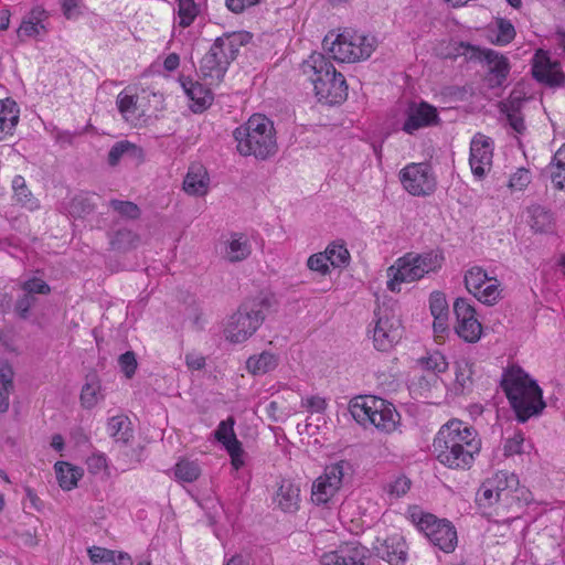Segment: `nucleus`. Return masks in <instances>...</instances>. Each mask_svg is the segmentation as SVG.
<instances>
[{"label":"nucleus","mask_w":565,"mask_h":565,"mask_svg":"<svg viewBox=\"0 0 565 565\" xmlns=\"http://www.w3.org/2000/svg\"><path fill=\"white\" fill-rule=\"evenodd\" d=\"M481 438L468 423L452 418L437 431L434 452L437 460L449 469L468 470L481 450Z\"/></svg>","instance_id":"1"},{"label":"nucleus","mask_w":565,"mask_h":565,"mask_svg":"<svg viewBox=\"0 0 565 565\" xmlns=\"http://www.w3.org/2000/svg\"><path fill=\"white\" fill-rule=\"evenodd\" d=\"M501 387L519 423L540 416L546 407L542 388L520 366H512L503 373Z\"/></svg>","instance_id":"2"},{"label":"nucleus","mask_w":565,"mask_h":565,"mask_svg":"<svg viewBox=\"0 0 565 565\" xmlns=\"http://www.w3.org/2000/svg\"><path fill=\"white\" fill-rule=\"evenodd\" d=\"M301 71L313 85L319 102L338 105L348 97V85L342 73L337 72L324 54L313 52L301 64Z\"/></svg>","instance_id":"3"},{"label":"nucleus","mask_w":565,"mask_h":565,"mask_svg":"<svg viewBox=\"0 0 565 565\" xmlns=\"http://www.w3.org/2000/svg\"><path fill=\"white\" fill-rule=\"evenodd\" d=\"M233 137L239 154L254 156L258 160H267L278 151L276 129L273 120L262 114H254L238 126Z\"/></svg>","instance_id":"4"},{"label":"nucleus","mask_w":565,"mask_h":565,"mask_svg":"<svg viewBox=\"0 0 565 565\" xmlns=\"http://www.w3.org/2000/svg\"><path fill=\"white\" fill-rule=\"evenodd\" d=\"M276 303L271 294L259 295L252 299H246L230 316L224 328V337L231 343H243L249 339L262 326L266 312H269Z\"/></svg>","instance_id":"5"},{"label":"nucleus","mask_w":565,"mask_h":565,"mask_svg":"<svg viewBox=\"0 0 565 565\" xmlns=\"http://www.w3.org/2000/svg\"><path fill=\"white\" fill-rule=\"evenodd\" d=\"M444 262L445 256L440 249H430L420 254L406 253L387 268V289L399 292L401 284L417 281L431 273L439 271Z\"/></svg>","instance_id":"6"},{"label":"nucleus","mask_w":565,"mask_h":565,"mask_svg":"<svg viewBox=\"0 0 565 565\" xmlns=\"http://www.w3.org/2000/svg\"><path fill=\"white\" fill-rule=\"evenodd\" d=\"M349 409L358 423L362 425L369 423L380 431L386 434L394 431L401 419L399 414L392 403L373 395L352 398Z\"/></svg>","instance_id":"7"},{"label":"nucleus","mask_w":565,"mask_h":565,"mask_svg":"<svg viewBox=\"0 0 565 565\" xmlns=\"http://www.w3.org/2000/svg\"><path fill=\"white\" fill-rule=\"evenodd\" d=\"M322 46L334 61L354 63L371 56L376 46L374 36L365 35L356 31L344 29L341 33H328Z\"/></svg>","instance_id":"8"},{"label":"nucleus","mask_w":565,"mask_h":565,"mask_svg":"<svg viewBox=\"0 0 565 565\" xmlns=\"http://www.w3.org/2000/svg\"><path fill=\"white\" fill-rule=\"evenodd\" d=\"M413 521L415 522L419 532H422L428 541L440 551L451 553L455 551L458 536L454 524L447 519H439L431 513H413Z\"/></svg>","instance_id":"9"},{"label":"nucleus","mask_w":565,"mask_h":565,"mask_svg":"<svg viewBox=\"0 0 565 565\" xmlns=\"http://www.w3.org/2000/svg\"><path fill=\"white\" fill-rule=\"evenodd\" d=\"M369 333H372L374 348L387 352L402 339V322L388 308H379L374 312Z\"/></svg>","instance_id":"10"},{"label":"nucleus","mask_w":565,"mask_h":565,"mask_svg":"<svg viewBox=\"0 0 565 565\" xmlns=\"http://www.w3.org/2000/svg\"><path fill=\"white\" fill-rule=\"evenodd\" d=\"M465 286L480 302L493 306L502 298L501 282L489 276L481 266H472L465 274Z\"/></svg>","instance_id":"11"},{"label":"nucleus","mask_w":565,"mask_h":565,"mask_svg":"<svg viewBox=\"0 0 565 565\" xmlns=\"http://www.w3.org/2000/svg\"><path fill=\"white\" fill-rule=\"evenodd\" d=\"M404 189L414 196H426L436 189V179L428 163H409L399 172Z\"/></svg>","instance_id":"12"},{"label":"nucleus","mask_w":565,"mask_h":565,"mask_svg":"<svg viewBox=\"0 0 565 565\" xmlns=\"http://www.w3.org/2000/svg\"><path fill=\"white\" fill-rule=\"evenodd\" d=\"M345 461L327 466L322 476L318 477L311 489V500L317 505H324L331 501L342 486Z\"/></svg>","instance_id":"13"},{"label":"nucleus","mask_w":565,"mask_h":565,"mask_svg":"<svg viewBox=\"0 0 565 565\" xmlns=\"http://www.w3.org/2000/svg\"><path fill=\"white\" fill-rule=\"evenodd\" d=\"M440 117L437 108L431 104L409 102L404 110L402 130L407 135H415L418 130L439 125Z\"/></svg>","instance_id":"14"},{"label":"nucleus","mask_w":565,"mask_h":565,"mask_svg":"<svg viewBox=\"0 0 565 565\" xmlns=\"http://www.w3.org/2000/svg\"><path fill=\"white\" fill-rule=\"evenodd\" d=\"M456 316L455 331L459 338L468 343H476L482 333V326L476 317V309L465 298H457L454 302Z\"/></svg>","instance_id":"15"},{"label":"nucleus","mask_w":565,"mask_h":565,"mask_svg":"<svg viewBox=\"0 0 565 565\" xmlns=\"http://www.w3.org/2000/svg\"><path fill=\"white\" fill-rule=\"evenodd\" d=\"M495 492L497 500H500L502 510H510L520 504V481L519 477L509 471H498L486 479Z\"/></svg>","instance_id":"16"},{"label":"nucleus","mask_w":565,"mask_h":565,"mask_svg":"<svg viewBox=\"0 0 565 565\" xmlns=\"http://www.w3.org/2000/svg\"><path fill=\"white\" fill-rule=\"evenodd\" d=\"M371 562L370 550L359 542L347 543L322 555L323 565H372Z\"/></svg>","instance_id":"17"},{"label":"nucleus","mask_w":565,"mask_h":565,"mask_svg":"<svg viewBox=\"0 0 565 565\" xmlns=\"http://www.w3.org/2000/svg\"><path fill=\"white\" fill-rule=\"evenodd\" d=\"M533 77L548 87H562L565 84V73L559 63L553 62L548 54L542 50L535 53L532 66Z\"/></svg>","instance_id":"18"},{"label":"nucleus","mask_w":565,"mask_h":565,"mask_svg":"<svg viewBox=\"0 0 565 565\" xmlns=\"http://www.w3.org/2000/svg\"><path fill=\"white\" fill-rule=\"evenodd\" d=\"M218 43L211 45L200 62V73L204 79H209L210 85L220 84L231 64L224 55V51L218 47Z\"/></svg>","instance_id":"19"},{"label":"nucleus","mask_w":565,"mask_h":565,"mask_svg":"<svg viewBox=\"0 0 565 565\" xmlns=\"http://www.w3.org/2000/svg\"><path fill=\"white\" fill-rule=\"evenodd\" d=\"M478 57L486 62L489 67L487 75L489 87H501L507 81L511 70L508 57L492 49H478Z\"/></svg>","instance_id":"20"},{"label":"nucleus","mask_w":565,"mask_h":565,"mask_svg":"<svg viewBox=\"0 0 565 565\" xmlns=\"http://www.w3.org/2000/svg\"><path fill=\"white\" fill-rule=\"evenodd\" d=\"M469 163L473 175L482 179L492 163L491 139L477 134L470 142Z\"/></svg>","instance_id":"21"},{"label":"nucleus","mask_w":565,"mask_h":565,"mask_svg":"<svg viewBox=\"0 0 565 565\" xmlns=\"http://www.w3.org/2000/svg\"><path fill=\"white\" fill-rule=\"evenodd\" d=\"M375 554L390 565H405L407 561V547L401 534H393L385 540L376 541L373 544Z\"/></svg>","instance_id":"22"},{"label":"nucleus","mask_w":565,"mask_h":565,"mask_svg":"<svg viewBox=\"0 0 565 565\" xmlns=\"http://www.w3.org/2000/svg\"><path fill=\"white\" fill-rule=\"evenodd\" d=\"M179 81L184 94L191 102L189 107L193 113L201 114L212 105L214 95L210 88L189 76H181Z\"/></svg>","instance_id":"23"},{"label":"nucleus","mask_w":565,"mask_h":565,"mask_svg":"<svg viewBox=\"0 0 565 565\" xmlns=\"http://www.w3.org/2000/svg\"><path fill=\"white\" fill-rule=\"evenodd\" d=\"M253 39V34L248 31L225 32L214 40L218 43V47L224 51V55L232 63L238 55L239 49L247 45Z\"/></svg>","instance_id":"24"},{"label":"nucleus","mask_w":565,"mask_h":565,"mask_svg":"<svg viewBox=\"0 0 565 565\" xmlns=\"http://www.w3.org/2000/svg\"><path fill=\"white\" fill-rule=\"evenodd\" d=\"M19 118L18 104L11 98L0 99V140L13 136Z\"/></svg>","instance_id":"25"},{"label":"nucleus","mask_w":565,"mask_h":565,"mask_svg":"<svg viewBox=\"0 0 565 565\" xmlns=\"http://www.w3.org/2000/svg\"><path fill=\"white\" fill-rule=\"evenodd\" d=\"M299 488L291 480L284 479L275 493L274 502L284 512H295L299 508Z\"/></svg>","instance_id":"26"},{"label":"nucleus","mask_w":565,"mask_h":565,"mask_svg":"<svg viewBox=\"0 0 565 565\" xmlns=\"http://www.w3.org/2000/svg\"><path fill=\"white\" fill-rule=\"evenodd\" d=\"M529 224L535 233L548 234L554 232L555 217L551 210L540 204L527 207Z\"/></svg>","instance_id":"27"},{"label":"nucleus","mask_w":565,"mask_h":565,"mask_svg":"<svg viewBox=\"0 0 565 565\" xmlns=\"http://www.w3.org/2000/svg\"><path fill=\"white\" fill-rule=\"evenodd\" d=\"M47 17L49 14L43 7L36 6L32 8L23 18L22 23L18 30V34L29 38L40 35V33L45 30L43 22L47 19Z\"/></svg>","instance_id":"28"},{"label":"nucleus","mask_w":565,"mask_h":565,"mask_svg":"<svg viewBox=\"0 0 565 565\" xmlns=\"http://www.w3.org/2000/svg\"><path fill=\"white\" fill-rule=\"evenodd\" d=\"M209 186L206 170L199 164L191 166L183 180V190L190 195H204Z\"/></svg>","instance_id":"29"},{"label":"nucleus","mask_w":565,"mask_h":565,"mask_svg":"<svg viewBox=\"0 0 565 565\" xmlns=\"http://www.w3.org/2000/svg\"><path fill=\"white\" fill-rule=\"evenodd\" d=\"M107 433L117 443L127 445L134 438L131 422L126 415H116L107 422Z\"/></svg>","instance_id":"30"},{"label":"nucleus","mask_w":565,"mask_h":565,"mask_svg":"<svg viewBox=\"0 0 565 565\" xmlns=\"http://www.w3.org/2000/svg\"><path fill=\"white\" fill-rule=\"evenodd\" d=\"M124 156H129L140 161H143L145 159V152L141 147H138L128 140H120L114 143L110 148L107 158L108 164L116 167Z\"/></svg>","instance_id":"31"},{"label":"nucleus","mask_w":565,"mask_h":565,"mask_svg":"<svg viewBox=\"0 0 565 565\" xmlns=\"http://www.w3.org/2000/svg\"><path fill=\"white\" fill-rule=\"evenodd\" d=\"M95 193L81 192L72 198L68 203V213L73 217L82 218L93 213L97 206Z\"/></svg>","instance_id":"32"},{"label":"nucleus","mask_w":565,"mask_h":565,"mask_svg":"<svg viewBox=\"0 0 565 565\" xmlns=\"http://www.w3.org/2000/svg\"><path fill=\"white\" fill-rule=\"evenodd\" d=\"M54 468L60 487L66 491L77 487L78 480L83 477L81 468L65 461H57Z\"/></svg>","instance_id":"33"},{"label":"nucleus","mask_w":565,"mask_h":565,"mask_svg":"<svg viewBox=\"0 0 565 565\" xmlns=\"http://www.w3.org/2000/svg\"><path fill=\"white\" fill-rule=\"evenodd\" d=\"M250 254L248 239L242 233H233L227 243L225 258L231 263L242 262Z\"/></svg>","instance_id":"34"},{"label":"nucleus","mask_w":565,"mask_h":565,"mask_svg":"<svg viewBox=\"0 0 565 565\" xmlns=\"http://www.w3.org/2000/svg\"><path fill=\"white\" fill-rule=\"evenodd\" d=\"M278 365V356L271 352L264 351L258 355H252L246 361V369L253 375H264Z\"/></svg>","instance_id":"35"},{"label":"nucleus","mask_w":565,"mask_h":565,"mask_svg":"<svg viewBox=\"0 0 565 565\" xmlns=\"http://www.w3.org/2000/svg\"><path fill=\"white\" fill-rule=\"evenodd\" d=\"M12 190L15 201L23 207L34 211L40 206L39 200L32 194L22 175L18 174L13 178Z\"/></svg>","instance_id":"36"},{"label":"nucleus","mask_w":565,"mask_h":565,"mask_svg":"<svg viewBox=\"0 0 565 565\" xmlns=\"http://www.w3.org/2000/svg\"><path fill=\"white\" fill-rule=\"evenodd\" d=\"M14 372L9 363L0 365V413H6L10 406V394L12 393Z\"/></svg>","instance_id":"37"},{"label":"nucleus","mask_w":565,"mask_h":565,"mask_svg":"<svg viewBox=\"0 0 565 565\" xmlns=\"http://www.w3.org/2000/svg\"><path fill=\"white\" fill-rule=\"evenodd\" d=\"M173 473L177 481L192 483L201 476V468L196 461L183 458L174 465Z\"/></svg>","instance_id":"38"},{"label":"nucleus","mask_w":565,"mask_h":565,"mask_svg":"<svg viewBox=\"0 0 565 565\" xmlns=\"http://www.w3.org/2000/svg\"><path fill=\"white\" fill-rule=\"evenodd\" d=\"M329 264L335 268H345L350 265L351 256L343 241H335L324 250Z\"/></svg>","instance_id":"39"},{"label":"nucleus","mask_w":565,"mask_h":565,"mask_svg":"<svg viewBox=\"0 0 565 565\" xmlns=\"http://www.w3.org/2000/svg\"><path fill=\"white\" fill-rule=\"evenodd\" d=\"M138 236L128 228H120L109 236V245L113 250L125 253L136 247Z\"/></svg>","instance_id":"40"},{"label":"nucleus","mask_w":565,"mask_h":565,"mask_svg":"<svg viewBox=\"0 0 565 565\" xmlns=\"http://www.w3.org/2000/svg\"><path fill=\"white\" fill-rule=\"evenodd\" d=\"M473 363L467 359H459L455 363V375L457 390L460 388V393L470 391L472 387V374Z\"/></svg>","instance_id":"41"},{"label":"nucleus","mask_w":565,"mask_h":565,"mask_svg":"<svg viewBox=\"0 0 565 565\" xmlns=\"http://www.w3.org/2000/svg\"><path fill=\"white\" fill-rule=\"evenodd\" d=\"M231 457V465L235 470H239L244 465V449L242 443L237 439L236 434L232 438L226 439L222 444Z\"/></svg>","instance_id":"42"},{"label":"nucleus","mask_w":565,"mask_h":565,"mask_svg":"<svg viewBox=\"0 0 565 565\" xmlns=\"http://www.w3.org/2000/svg\"><path fill=\"white\" fill-rule=\"evenodd\" d=\"M179 25L181 28L190 26L195 20L199 9L194 0H177Z\"/></svg>","instance_id":"43"},{"label":"nucleus","mask_w":565,"mask_h":565,"mask_svg":"<svg viewBox=\"0 0 565 565\" xmlns=\"http://www.w3.org/2000/svg\"><path fill=\"white\" fill-rule=\"evenodd\" d=\"M418 362L425 370L431 371L435 374L444 373L448 369L446 358L438 351H434L427 356L420 358Z\"/></svg>","instance_id":"44"},{"label":"nucleus","mask_w":565,"mask_h":565,"mask_svg":"<svg viewBox=\"0 0 565 565\" xmlns=\"http://www.w3.org/2000/svg\"><path fill=\"white\" fill-rule=\"evenodd\" d=\"M102 397L98 382H89L82 387L79 399L84 408H93Z\"/></svg>","instance_id":"45"},{"label":"nucleus","mask_w":565,"mask_h":565,"mask_svg":"<svg viewBox=\"0 0 565 565\" xmlns=\"http://www.w3.org/2000/svg\"><path fill=\"white\" fill-rule=\"evenodd\" d=\"M476 503L480 508H491L493 505H497L498 510L501 509L500 500H497L495 492L493 491V488L490 487V483L487 480H484L481 483L477 491Z\"/></svg>","instance_id":"46"},{"label":"nucleus","mask_w":565,"mask_h":565,"mask_svg":"<svg viewBox=\"0 0 565 565\" xmlns=\"http://www.w3.org/2000/svg\"><path fill=\"white\" fill-rule=\"evenodd\" d=\"M119 113L127 121H134L137 119V99L132 95L120 93L116 100Z\"/></svg>","instance_id":"47"},{"label":"nucleus","mask_w":565,"mask_h":565,"mask_svg":"<svg viewBox=\"0 0 565 565\" xmlns=\"http://www.w3.org/2000/svg\"><path fill=\"white\" fill-rule=\"evenodd\" d=\"M515 38V29L510 20L499 19L497 22V34L493 42L498 45H507Z\"/></svg>","instance_id":"48"},{"label":"nucleus","mask_w":565,"mask_h":565,"mask_svg":"<svg viewBox=\"0 0 565 565\" xmlns=\"http://www.w3.org/2000/svg\"><path fill=\"white\" fill-rule=\"evenodd\" d=\"M87 553L93 565H114V551L111 550L92 546Z\"/></svg>","instance_id":"49"},{"label":"nucleus","mask_w":565,"mask_h":565,"mask_svg":"<svg viewBox=\"0 0 565 565\" xmlns=\"http://www.w3.org/2000/svg\"><path fill=\"white\" fill-rule=\"evenodd\" d=\"M109 205L122 216H126L131 220H136L140 215V209L137 204L130 201H120V200H111Z\"/></svg>","instance_id":"50"},{"label":"nucleus","mask_w":565,"mask_h":565,"mask_svg":"<svg viewBox=\"0 0 565 565\" xmlns=\"http://www.w3.org/2000/svg\"><path fill=\"white\" fill-rule=\"evenodd\" d=\"M532 180L529 169L519 168L509 179L508 186L513 191H523Z\"/></svg>","instance_id":"51"},{"label":"nucleus","mask_w":565,"mask_h":565,"mask_svg":"<svg viewBox=\"0 0 565 565\" xmlns=\"http://www.w3.org/2000/svg\"><path fill=\"white\" fill-rule=\"evenodd\" d=\"M429 308L433 317L448 316V302L443 291H433L430 294Z\"/></svg>","instance_id":"52"},{"label":"nucleus","mask_w":565,"mask_h":565,"mask_svg":"<svg viewBox=\"0 0 565 565\" xmlns=\"http://www.w3.org/2000/svg\"><path fill=\"white\" fill-rule=\"evenodd\" d=\"M21 289L28 295H49L51 287L43 279L32 277L21 285Z\"/></svg>","instance_id":"53"},{"label":"nucleus","mask_w":565,"mask_h":565,"mask_svg":"<svg viewBox=\"0 0 565 565\" xmlns=\"http://www.w3.org/2000/svg\"><path fill=\"white\" fill-rule=\"evenodd\" d=\"M35 296L23 294L14 303V311L20 319L26 320L30 316L31 308L35 305Z\"/></svg>","instance_id":"54"},{"label":"nucleus","mask_w":565,"mask_h":565,"mask_svg":"<svg viewBox=\"0 0 565 565\" xmlns=\"http://www.w3.org/2000/svg\"><path fill=\"white\" fill-rule=\"evenodd\" d=\"M307 266L310 270L318 271L321 275L330 273L329 260L326 253H317L311 255L307 260Z\"/></svg>","instance_id":"55"},{"label":"nucleus","mask_w":565,"mask_h":565,"mask_svg":"<svg viewBox=\"0 0 565 565\" xmlns=\"http://www.w3.org/2000/svg\"><path fill=\"white\" fill-rule=\"evenodd\" d=\"M524 436L522 431H516L512 437L508 438L504 444V455L513 456L524 452Z\"/></svg>","instance_id":"56"},{"label":"nucleus","mask_w":565,"mask_h":565,"mask_svg":"<svg viewBox=\"0 0 565 565\" xmlns=\"http://www.w3.org/2000/svg\"><path fill=\"white\" fill-rule=\"evenodd\" d=\"M119 366L126 377L131 379L137 370L136 354L132 351L122 353L118 359Z\"/></svg>","instance_id":"57"},{"label":"nucleus","mask_w":565,"mask_h":565,"mask_svg":"<svg viewBox=\"0 0 565 565\" xmlns=\"http://www.w3.org/2000/svg\"><path fill=\"white\" fill-rule=\"evenodd\" d=\"M526 98L522 95L521 92L512 90L509 98L501 103L500 110L521 113V108Z\"/></svg>","instance_id":"58"},{"label":"nucleus","mask_w":565,"mask_h":565,"mask_svg":"<svg viewBox=\"0 0 565 565\" xmlns=\"http://www.w3.org/2000/svg\"><path fill=\"white\" fill-rule=\"evenodd\" d=\"M328 403L326 398L313 395L301 398V407L309 413H323L327 409Z\"/></svg>","instance_id":"59"},{"label":"nucleus","mask_w":565,"mask_h":565,"mask_svg":"<svg viewBox=\"0 0 565 565\" xmlns=\"http://www.w3.org/2000/svg\"><path fill=\"white\" fill-rule=\"evenodd\" d=\"M234 425L235 420L233 417L222 420L214 430V438L221 444L225 443L226 439L232 438V435H235Z\"/></svg>","instance_id":"60"},{"label":"nucleus","mask_w":565,"mask_h":565,"mask_svg":"<svg viewBox=\"0 0 565 565\" xmlns=\"http://www.w3.org/2000/svg\"><path fill=\"white\" fill-rule=\"evenodd\" d=\"M411 489V480L405 476L398 477L390 486V493L397 498L404 495Z\"/></svg>","instance_id":"61"},{"label":"nucleus","mask_w":565,"mask_h":565,"mask_svg":"<svg viewBox=\"0 0 565 565\" xmlns=\"http://www.w3.org/2000/svg\"><path fill=\"white\" fill-rule=\"evenodd\" d=\"M507 116L510 127L518 134H523L526 129L524 118L521 113L501 111Z\"/></svg>","instance_id":"62"},{"label":"nucleus","mask_w":565,"mask_h":565,"mask_svg":"<svg viewBox=\"0 0 565 565\" xmlns=\"http://www.w3.org/2000/svg\"><path fill=\"white\" fill-rule=\"evenodd\" d=\"M79 0H61L60 4L66 19H74L79 14Z\"/></svg>","instance_id":"63"},{"label":"nucleus","mask_w":565,"mask_h":565,"mask_svg":"<svg viewBox=\"0 0 565 565\" xmlns=\"http://www.w3.org/2000/svg\"><path fill=\"white\" fill-rule=\"evenodd\" d=\"M551 180L555 189L565 190V168L554 167Z\"/></svg>","instance_id":"64"}]
</instances>
